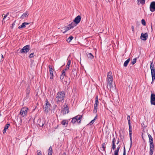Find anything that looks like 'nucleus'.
<instances>
[{
	"label": "nucleus",
	"mask_w": 155,
	"mask_h": 155,
	"mask_svg": "<svg viewBox=\"0 0 155 155\" xmlns=\"http://www.w3.org/2000/svg\"><path fill=\"white\" fill-rule=\"evenodd\" d=\"M65 97V94L62 91H59L57 93L56 97L55 98L56 102L58 103L63 102Z\"/></svg>",
	"instance_id": "1"
},
{
	"label": "nucleus",
	"mask_w": 155,
	"mask_h": 155,
	"mask_svg": "<svg viewBox=\"0 0 155 155\" xmlns=\"http://www.w3.org/2000/svg\"><path fill=\"white\" fill-rule=\"evenodd\" d=\"M82 116L78 115L73 117L71 121V123L73 124L75 123L77 121L78 124H80Z\"/></svg>",
	"instance_id": "2"
},
{
	"label": "nucleus",
	"mask_w": 155,
	"mask_h": 155,
	"mask_svg": "<svg viewBox=\"0 0 155 155\" xmlns=\"http://www.w3.org/2000/svg\"><path fill=\"white\" fill-rule=\"evenodd\" d=\"M30 45H27L24 46L20 50V52L21 53H27L29 51Z\"/></svg>",
	"instance_id": "3"
},
{
	"label": "nucleus",
	"mask_w": 155,
	"mask_h": 155,
	"mask_svg": "<svg viewBox=\"0 0 155 155\" xmlns=\"http://www.w3.org/2000/svg\"><path fill=\"white\" fill-rule=\"evenodd\" d=\"M28 110V108L26 107L22 108L20 111V114L23 117L26 116Z\"/></svg>",
	"instance_id": "4"
},
{
	"label": "nucleus",
	"mask_w": 155,
	"mask_h": 155,
	"mask_svg": "<svg viewBox=\"0 0 155 155\" xmlns=\"http://www.w3.org/2000/svg\"><path fill=\"white\" fill-rule=\"evenodd\" d=\"M45 102L46 103L45 105V107H44V108H45V112H48L50 110L51 105L49 102L48 100L47 99L46 100Z\"/></svg>",
	"instance_id": "5"
},
{
	"label": "nucleus",
	"mask_w": 155,
	"mask_h": 155,
	"mask_svg": "<svg viewBox=\"0 0 155 155\" xmlns=\"http://www.w3.org/2000/svg\"><path fill=\"white\" fill-rule=\"evenodd\" d=\"M98 103L99 102L98 99V97L97 96L95 98V103L94 105V110H93L94 113H96L97 111V105Z\"/></svg>",
	"instance_id": "6"
},
{
	"label": "nucleus",
	"mask_w": 155,
	"mask_h": 155,
	"mask_svg": "<svg viewBox=\"0 0 155 155\" xmlns=\"http://www.w3.org/2000/svg\"><path fill=\"white\" fill-rule=\"evenodd\" d=\"M150 103L151 105H155V94L151 93L150 96Z\"/></svg>",
	"instance_id": "7"
},
{
	"label": "nucleus",
	"mask_w": 155,
	"mask_h": 155,
	"mask_svg": "<svg viewBox=\"0 0 155 155\" xmlns=\"http://www.w3.org/2000/svg\"><path fill=\"white\" fill-rule=\"evenodd\" d=\"M151 71V76L152 81H154L155 79V71L154 67H152L150 68Z\"/></svg>",
	"instance_id": "8"
},
{
	"label": "nucleus",
	"mask_w": 155,
	"mask_h": 155,
	"mask_svg": "<svg viewBox=\"0 0 155 155\" xmlns=\"http://www.w3.org/2000/svg\"><path fill=\"white\" fill-rule=\"evenodd\" d=\"M150 152L149 153L150 155H152L153 152L154 150V144L153 143H150Z\"/></svg>",
	"instance_id": "9"
},
{
	"label": "nucleus",
	"mask_w": 155,
	"mask_h": 155,
	"mask_svg": "<svg viewBox=\"0 0 155 155\" xmlns=\"http://www.w3.org/2000/svg\"><path fill=\"white\" fill-rule=\"evenodd\" d=\"M150 10L152 12L155 11V2H152L150 5Z\"/></svg>",
	"instance_id": "10"
},
{
	"label": "nucleus",
	"mask_w": 155,
	"mask_h": 155,
	"mask_svg": "<svg viewBox=\"0 0 155 155\" xmlns=\"http://www.w3.org/2000/svg\"><path fill=\"white\" fill-rule=\"evenodd\" d=\"M148 37V34L147 33H145V34L142 33L140 36V38L143 41H145L147 39Z\"/></svg>",
	"instance_id": "11"
},
{
	"label": "nucleus",
	"mask_w": 155,
	"mask_h": 155,
	"mask_svg": "<svg viewBox=\"0 0 155 155\" xmlns=\"http://www.w3.org/2000/svg\"><path fill=\"white\" fill-rule=\"evenodd\" d=\"M107 81H113L112 76V72L110 71H109L107 74Z\"/></svg>",
	"instance_id": "12"
},
{
	"label": "nucleus",
	"mask_w": 155,
	"mask_h": 155,
	"mask_svg": "<svg viewBox=\"0 0 155 155\" xmlns=\"http://www.w3.org/2000/svg\"><path fill=\"white\" fill-rule=\"evenodd\" d=\"M30 23V22H24L22 23L21 25L19 26L18 27V28L19 29L24 28L26 27V25H29Z\"/></svg>",
	"instance_id": "13"
},
{
	"label": "nucleus",
	"mask_w": 155,
	"mask_h": 155,
	"mask_svg": "<svg viewBox=\"0 0 155 155\" xmlns=\"http://www.w3.org/2000/svg\"><path fill=\"white\" fill-rule=\"evenodd\" d=\"M62 110L64 114L68 113L69 112L68 108L67 105H66V107H65L64 108H63Z\"/></svg>",
	"instance_id": "14"
},
{
	"label": "nucleus",
	"mask_w": 155,
	"mask_h": 155,
	"mask_svg": "<svg viewBox=\"0 0 155 155\" xmlns=\"http://www.w3.org/2000/svg\"><path fill=\"white\" fill-rule=\"evenodd\" d=\"M68 121L67 120H63L61 122V124L63 125L64 126V127H67L68 124Z\"/></svg>",
	"instance_id": "15"
},
{
	"label": "nucleus",
	"mask_w": 155,
	"mask_h": 155,
	"mask_svg": "<svg viewBox=\"0 0 155 155\" xmlns=\"http://www.w3.org/2000/svg\"><path fill=\"white\" fill-rule=\"evenodd\" d=\"M115 142H116V140L115 139V137H114L113 138L112 141V149L114 150H115L116 148Z\"/></svg>",
	"instance_id": "16"
},
{
	"label": "nucleus",
	"mask_w": 155,
	"mask_h": 155,
	"mask_svg": "<svg viewBox=\"0 0 155 155\" xmlns=\"http://www.w3.org/2000/svg\"><path fill=\"white\" fill-rule=\"evenodd\" d=\"M113 81H108V84L107 85V87L108 89H111L112 85V84Z\"/></svg>",
	"instance_id": "17"
},
{
	"label": "nucleus",
	"mask_w": 155,
	"mask_h": 155,
	"mask_svg": "<svg viewBox=\"0 0 155 155\" xmlns=\"http://www.w3.org/2000/svg\"><path fill=\"white\" fill-rule=\"evenodd\" d=\"M10 126V124H7L5 126L4 128L3 131V134H4L6 132V130H7Z\"/></svg>",
	"instance_id": "18"
},
{
	"label": "nucleus",
	"mask_w": 155,
	"mask_h": 155,
	"mask_svg": "<svg viewBox=\"0 0 155 155\" xmlns=\"http://www.w3.org/2000/svg\"><path fill=\"white\" fill-rule=\"evenodd\" d=\"M147 135L149 139V142L150 143H153V139L152 138L151 136L149 134V133H147Z\"/></svg>",
	"instance_id": "19"
},
{
	"label": "nucleus",
	"mask_w": 155,
	"mask_h": 155,
	"mask_svg": "<svg viewBox=\"0 0 155 155\" xmlns=\"http://www.w3.org/2000/svg\"><path fill=\"white\" fill-rule=\"evenodd\" d=\"M129 126V135L130 136H132V128L131 124H128Z\"/></svg>",
	"instance_id": "20"
},
{
	"label": "nucleus",
	"mask_w": 155,
	"mask_h": 155,
	"mask_svg": "<svg viewBox=\"0 0 155 155\" xmlns=\"http://www.w3.org/2000/svg\"><path fill=\"white\" fill-rule=\"evenodd\" d=\"M120 146L119 145L117 147V149L114 151V155H118V153L120 149Z\"/></svg>",
	"instance_id": "21"
},
{
	"label": "nucleus",
	"mask_w": 155,
	"mask_h": 155,
	"mask_svg": "<svg viewBox=\"0 0 155 155\" xmlns=\"http://www.w3.org/2000/svg\"><path fill=\"white\" fill-rule=\"evenodd\" d=\"M87 54L88 58L90 59H92L94 58V56L91 53H89Z\"/></svg>",
	"instance_id": "22"
},
{
	"label": "nucleus",
	"mask_w": 155,
	"mask_h": 155,
	"mask_svg": "<svg viewBox=\"0 0 155 155\" xmlns=\"http://www.w3.org/2000/svg\"><path fill=\"white\" fill-rule=\"evenodd\" d=\"M76 26V25H74V23L72 22L71 24H69L67 26L69 27V28H71V29H72Z\"/></svg>",
	"instance_id": "23"
},
{
	"label": "nucleus",
	"mask_w": 155,
	"mask_h": 155,
	"mask_svg": "<svg viewBox=\"0 0 155 155\" xmlns=\"http://www.w3.org/2000/svg\"><path fill=\"white\" fill-rule=\"evenodd\" d=\"M130 60V59L129 58L126 61H125L124 64V66L125 67H126L127 66L128 63H129Z\"/></svg>",
	"instance_id": "24"
},
{
	"label": "nucleus",
	"mask_w": 155,
	"mask_h": 155,
	"mask_svg": "<svg viewBox=\"0 0 155 155\" xmlns=\"http://www.w3.org/2000/svg\"><path fill=\"white\" fill-rule=\"evenodd\" d=\"M48 154H51L52 155V153L53 152L52 147L51 146H50L49 149L48 150Z\"/></svg>",
	"instance_id": "25"
},
{
	"label": "nucleus",
	"mask_w": 155,
	"mask_h": 155,
	"mask_svg": "<svg viewBox=\"0 0 155 155\" xmlns=\"http://www.w3.org/2000/svg\"><path fill=\"white\" fill-rule=\"evenodd\" d=\"M71 29V28H69L68 26H66L64 27V31L63 32V33H65L67 31L69 30H70Z\"/></svg>",
	"instance_id": "26"
},
{
	"label": "nucleus",
	"mask_w": 155,
	"mask_h": 155,
	"mask_svg": "<svg viewBox=\"0 0 155 155\" xmlns=\"http://www.w3.org/2000/svg\"><path fill=\"white\" fill-rule=\"evenodd\" d=\"M138 2V5L140 4H140L143 5L145 4V0H137Z\"/></svg>",
	"instance_id": "27"
},
{
	"label": "nucleus",
	"mask_w": 155,
	"mask_h": 155,
	"mask_svg": "<svg viewBox=\"0 0 155 155\" xmlns=\"http://www.w3.org/2000/svg\"><path fill=\"white\" fill-rule=\"evenodd\" d=\"M28 13L26 12L25 13L21 16V18L22 19L25 18V17L26 16H28Z\"/></svg>",
	"instance_id": "28"
},
{
	"label": "nucleus",
	"mask_w": 155,
	"mask_h": 155,
	"mask_svg": "<svg viewBox=\"0 0 155 155\" xmlns=\"http://www.w3.org/2000/svg\"><path fill=\"white\" fill-rule=\"evenodd\" d=\"M107 144V142H105L102 144V148L103 149V150H104L105 151V148H106V145Z\"/></svg>",
	"instance_id": "29"
},
{
	"label": "nucleus",
	"mask_w": 155,
	"mask_h": 155,
	"mask_svg": "<svg viewBox=\"0 0 155 155\" xmlns=\"http://www.w3.org/2000/svg\"><path fill=\"white\" fill-rule=\"evenodd\" d=\"M74 37L72 36H71L68 38L67 40V41L69 42L71 41L73 39Z\"/></svg>",
	"instance_id": "30"
},
{
	"label": "nucleus",
	"mask_w": 155,
	"mask_h": 155,
	"mask_svg": "<svg viewBox=\"0 0 155 155\" xmlns=\"http://www.w3.org/2000/svg\"><path fill=\"white\" fill-rule=\"evenodd\" d=\"M65 75V72H63L62 73V74L60 76V78L61 80H62L64 78V76Z\"/></svg>",
	"instance_id": "31"
},
{
	"label": "nucleus",
	"mask_w": 155,
	"mask_h": 155,
	"mask_svg": "<svg viewBox=\"0 0 155 155\" xmlns=\"http://www.w3.org/2000/svg\"><path fill=\"white\" fill-rule=\"evenodd\" d=\"M53 71H50V79H52L53 78Z\"/></svg>",
	"instance_id": "32"
},
{
	"label": "nucleus",
	"mask_w": 155,
	"mask_h": 155,
	"mask_svg": "<svg viewBox=\"0 0 155 155\" xmlns=\"http://www.w3.org/2000/svg\"><path fill=\"white\" fill-rule=\"evenodd\" d=\"M81 21V20H74V21L72 22L74 23V25H76L79 23Z\"/></svg>",
	"instance_id": "33"
},
{
	"label": "nucleus",
	"mask_w": 155,
	"mask_h": 155,
	"mask_svg": "<svg viewBox=\"0 0 155 155\" xmlns=\"http://www.w3.org/2000/svg\"><path fill=\"white\" fill-rule=\"evenodd\" d=\"M97 116H96L95 117L94 119H93L89 123V124H90V125H91L92 124H93L95 120L97 118Z\"/></svg>",
	"instance_id": "34"
},
{
	"label": "nucleus",
	"mask_w": 155,
	"mask_h": 155,
	"mask_svg": "<svg viewBox=\"0 0 155 155\" xmlns=\"http://www.w3.org/2000/svg\"><path fill=\"white\" fill-rule=\"evenodd\" d=\"M136 61H137V58H135L134 59H133V61L131 62V64H134L136 62Z\"/></svg>",
	"instance_id": "35"
},
{
	"label": "nucleus",
	"mask_w": 155,
	"mask_h": 155,
	"mask_svg": "<svg viewBox=\"0 0 155 155\" xmlns=\"http://www.w3.org/2000/svg\"><path fill=\"white\" fill-rule=\"evenodd\" d=\"M127 119L128 121V124H131L130 123V117L129 115H128L127 117Z\"/></svg>",
	"instance_id": "36"
},
{
	"label": "nucleus",
	"mask_w": 155,
	"mask_h": 155,
	"mask_svg": "<svg viewBox=\"0 0 155 155\" xmlns=\"http://www.w3.org/2000/svg\"><path fill=\"white\" fill-rule=\"evenodd\" d=\"M30 88H27L26 89V93L27 95H28L30 93Z\"/></svg>",
	"instance_id": "37"
},
{
	"label": "nucleus",
	"mask_w": 155,
	"mask_h": 155,
	"mask_svg": "<svg viewBox=\"0 0 155 155\" xmlns=\"http://www.w3.org/2000/svg\"><path fill=\"white\" fill-rule=\"evenodd\" d=\"M74 19H81V17L79 15L75 17Z\"/></svg>",
	"instance_id": "38"
},
{
	"label": "nucleus",
	"mask_w": 155,
	"mask_h": 155,
	"mask_svg": "<svg viewBox=\"0 0 155 155\" xmlns=\"http://www.w3.org/2000/svg\"><path fill=\"white\" fill-rule=\"evenodd\" d=\"M48 67L49 69V71H54V70L52 69L51 66L49 65Z\"/></svg>",
	"instance_id": "39"
},
{
	"label": "nucleus",
	"mask_w": 155,
	"mask_h": 155,
	"mask_svg": "<svg viewBox=\"0 0 155 155\" xmlns=\"http://www.w3.org/2000/svg\"><path fill=\"white\" fill-rule=\"evenodd\" d=\"M142 24L143 25H146V21L145 20H141Z\"/></svg>",
	"instance_id": "40"
},
{
	"label": "nucleus",
	"mask_w": 155,
	"mask_h": 155,
	"mask_svg": "<svg viewBox=\"0 0 155 155\" xmlns=\"http://www.w3.org/2000/svg\"><path fill=\"white\" fill-rule=\"evenodd\" d=\"M34 53H32L31 54H30L29 55V57L30 58H33L34 56Z\"/></svg>",
	"instance_id": "41"
},
{
	"label": "nucleus",
	"mask_w": 155,
	"mask_h": 155,
	"mask_svg": "<svg viewBox=\"0 0 155 155\" xmlns=\"http://www.w3.org/2000/svg\"><path fill=\"white\" fill-rule=\"evenodd\" d=\"M151 62L150 63V68H151L152 67H154V64L153 63V62L152 61L151 62Z\"/></svg>",
	"instance_id": "42"
},
{
	"label": "nucleus",
	"mask_w": 155,
	"mask_h": 155,
	"mask_svg": "<svg viewBox=\"0 0 155 155\" xmlns=\"http://www.w3.org/2000/svg\"><path fill=\"white\" fill-rule=\"evenodd\" d=\"M37 155H42L41 151L40 150H38L37 151Z\"/></svg>",
	"instance_id": "43"
},
{
	"label": "nucleus",
	"mask_w": 155,
	"mask_h": 155,
	"mask_svg": "<svg viewBox=\"0 0 155 155\" xmlns=\"http://www.w3.org/2000/svg\"><path fill=\"white\" fill-rule=\"evenodd\" d=\"M130 147H131V146H132V136H130Z\"/></svg>",
	"instance_id": "44"
},
{
	"label": "nucleus",
	"mask_w": 155,
	"mask_h": 155,
	"mask_svg": "<svg viewBox=\"0 0 155 155\" xmlns=\"http://www.w3.org/2000/svg\"><path fill=\"white\" fill-rule=\"evenodd\" d=\"M9 14V12H8L6 13V15H5V14H4V18H3V19H5V18L7 16V15Z\"/></svg>",
	"instance_id": "45"
},
{
	"label": "nucleus",
	"mask_w": 155,
	"mask_h": 155,
	"mask_svg": "<svg viewBox=\"0 0 155 155\" xmlns=\"http://www.w3.org/2000/svg\"><path fill=\"white\" fill-rule=\"evenodd\" d=\"M123 155H126V150L124 146V152Z\"/></svg>",
	"instance_id": "46"
},
{
	"label": "nucleus",
	"mask_w": 155,
	"mask_h": 155,
	"mask_svg": "<svg viewBox=\"0 0 155 155\" xmlns=\"http://www.w3.org/2000/svg\"><path fill=\"white\" fill-rule=\"evenodd\" d=\"M71 60H68L67 62V65H68V66H70V65L71 64Z\"/></svg>",
	"instance_id": "47"
},
{
	"label": "nucleus",
	"mask_w": 155,
	"mask_h": 155,
	"mask_svg": "<svg viewBox=\"0 0 155 155\" xmlns=\"http://www.w3.org/2000/svg\"><path fill=\"white\" fill-rule=\"evenodd\" d=\"M131 29H132V30L133 31V33H134V26L133 25H132L131 26Z\"/></svg>",
	"instance_id": "48"
},
{
	"label": "nucleus",
	"mask_w": 155,
	"mask_h": 155,
	"mask_svg": "<svg viewBox=\"0 0 155 155\" xmlns=\"http://www.w3.org/2000/svg\"><path fill=\"white\" fill-rule=\"evenodd\" d=\"M44 125V123H43V122L42 123V124H41L40 125V126H41V127H43V126Z\"/></svg>",
	"instance_id": "49"
},
{
	"label": "nucleus",
	"mask_w": 155,
	"mask_h": 155,
	"mask_svg": "<svg viewBox=\"0 0 155 155\" xmlns=\"http://www.w3.org/2000/svg\"><path fill=\"white\" fill-rule=\"evenodd\" d=\"M67 69H68V68L66 67V68L65 69L63 70V72L64 71V72H65L66 71Z\"/></svg>",
	"instance_id": "50"
},
{
	"label": "nucleus",
	"mask_w": 155,
	"mask_h": 155,
	"mask_svg": "<svg viewBox=\"0 0 155 155\" xmlns=\"http://www.w3.org/2000/svg\"><path fill=\"white\" fill-rule=\"evenodd\" d=\"M119 138H118V140H117V144H118V143H119Z\"/></svg>",
	"instance_id": "51"
},
{
	"label": "nucleus",
	"mask_w": 155,
	"mask_h": 155,
	"mask_svg": "<svg viewBox=\"0 0 155 155\" xmlns=\"http://www.w3.org/2000/svg\"><path fill=\"white\" fill-rule=\"evenodd\" d=\"M69 67H70V66H68V65H66V67H67V68H68V69L69 68Z\"/></svg>",
	"instance_id": "52"
},
{
	"label": "nucleus",
	"mask_w": 155,
	"mask_h": 155,
	"mask_svg": "<svg viewBox=\"0 0 155 155\" xmlns=\"http://www.w3.org/2000/svg\"><path fill=\"white\" fill-rule=\"evenodd\" d=\"M15 21L12 24V27H13V26L15 25Z\"/></svg>",
	"instance_id": "53"
},
{
	"label": "nucleus",
	"mask_w": 155,
	"mask_h": 155,
	"mask_svg": "<svg viewBox=\"0 0 155 155\" xmlns=\"http://www.w3.org/2000/svg\"><path fill=\"white\" fill-rule=\"evenodd\" d=\"M62 155H66V153H63Z\"/></svg>",
	"instance_id": "54"
},
{
	"label": "nucleus",
	"mask_w": 155,
	"mask_h": 155,
	"mask_svg": "<svg viewBox=\"0 0 155 155\" xmlns=\"http://www.w3.org/2000/svg\"><path fill=\"white\" fill-rule=\"evenodd\" d=\"M58 126H57V127H55V129H57V128H58Z\"/></svg>",
	"instance_id": "55"
},
{
	"label": "nucleus",
	"mask_w": 155,
	"mask_h": 155,
	"mask_svg": "<svg viewBox=\"0 0 155 155\" xmlns=\"http://www.w3.org/2000/svg\"><path fill=\"white\" fill-rule=\"evenodd\" d=\"M2 23H3L4 22L5 23V21H4V20H2Z\"/></svg>",
	"instance_id": "56"
},
{
	"label": "nucleus",
	"mask_w": 155,
	"mask_h": 155,
	"mask_svg": "<svg viewBox=\"0 0 155 155\" xmlns=\"http://www.w3.org/2000/svg\"><path fill=\"white\" fill-rule=\"evenodd\" d=\"M2 58H3V56L2 54Z\"/></svg>",
	"instance_id": "57"
},
{
	"label": "nucleus",
	"mask_w": 155,
	"mask_h": 155,
	"mask_svg": "<svg viewBox=\"0 0 155 155\" xmlns=\"http://www.w3.org/2000/svg\"><path fill=\"white\" fill-rule=\"evenodd\" d=\"M143 133H142V138H143Z\"/></svg>",
	"instance_id": "58"
},
{
	"label": "nucleus",
	"mask_w": 155,
	"mask_h": 155,
	"mask_svg": "<svg viewBox=\"0 0 155 155\" xmlns=\"http://www.w3.org/2000/svg\"><path fill=\"white\" fill-rule=\"evenodd\" d=\"M151 25H152V22H151Z\"/></svg>",
	"instance_id": "59"
},
{
	"label": "nucleus",
	"mask_w": 155,
	"mask_h": 155,
	"mask_svg": "<svg viewBox=\"0 0 155 155\" xmlns=\"http://www.w3.org/2000/svg\"><path fill=\"white\" fill-rule=\"evenodd\" d=\"M48 155H52L51 154H48Z\"/></svg>",
	"instance_id": "60"
}]
</instances>
